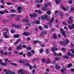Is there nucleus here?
<instances>
[{"label": "nucleus", "mask_w": 74, "mask_h": 74, "mask_svg": "<svg viewBox=\"0 0 74 74\" xmlns=\"http://www.w3.org/2000/svg\"><path fill=\"white\" fill-rule=\"evenodd\" d=\"M60 31L62 32V34L63 36L64 37V38H66V36L65 32H64L63 31H64V29H63L62 28H61L60 29Z\"/></svg>", "instance_id": "obj_1"}, {"label": "nucleus", "mask_w": 74, "mask_h": 74, "mask_svg": "<svg viewBox=\"0 0 74 74\" xmlns=\"http://www.w3.org/2000/svg\"><path fill=\"white\" fill-rule=\"evenodd\" d=\"M41 18L42 19H46V20H47L48 19V16L47 15H45V16H44L43 15L41 16Z\"/></svg>", "instance_id": "obj_2"}, {"label": "nucleus", "mask_w": 74, "mask_h": 74, "mask_svg": "<svg viewBox=\"0 0 74 74\" xmlns=\"http://www.w3.org/2000/svg\"><path fill=\"white\" fill-rule=\"evenodd\" d=\"M24 65L25 66H29L30 64L28 62L27 60L24 61Z\"/></svg>", "instance_id": "obj_3"}, {"label": "nucleus", "mask_w": 74, "mask_h": 74, "mask_svg": "<svg viewBox=\"0 0 74 74\" xmlns=\"http://www.w3.org/2000/svg\"><path fill=\"white\" fill-rule=\"evenodd\" d=\"M69 42V40L68 39H66L64 41V45H66L67 44H68Z\"/></svg>", "instance_id": "obj_4"}, {"label": "nucleus", "mask_w": 74, "mask_h": 74, "mask_svg": "<svg viewBox=\"0 0 74 74\" xmlns=\"http://www.w3.org/2000/svg\"><path fill=\"white\" fill-rule=\"evenodd\" d=\"M2 62H3V60H0V63L2 65V66H7V64L4 63Z\"/></svg>", "instance_id": "obj_5"}, {"label": "nucleus", "mask_w": 74, "mask_h": 74, "mask_svg": "<svg viewBox=\"0 0 74 74\" xmlns=\"http://www.w3.org/2000/svg\"><path fill=\"white\" fill-rule=\"evenodd\" d=\"M17 10H18V13H21L22 12L21 11L22 10V7L21 6H19L17 7Z\"/></svg>", "instance_id": "obj_6"}, {"label": "nucleus", "mask_w": 74, "mask_h": 74, "mask_svg": "<svg viewBox=\"0 0 74 74\" xmlns=\"http://www.w3.org/2000/svg\"><path fill=\"white\" fill-rule=\"evenodd\" d=\"M13 26L16 27V28H21V25H15L14 24L13 25Z\"/></svg>", "instance_id": "obj_7"}, {"label": "nucleus", "mask_w": 74, "mask_h": 74, "mask_svg": "<svg viewBox=\"0 0 74 74\" xmlns=\"http://www.w3.org/2000/svg\"><path fill=\"white\" fill-rule=\"evenodd\" d=\"M64 71H66V67H64L62 69L60 70V71L62 73H63Z\"/></svg>", "instance_id": "obj_8"}, {"label": "nucleus", "mask_w": 74, "mask_h": 74, "mask_svg": "<svg viewBox=\"0 0 74 74\" xmlns=\"http://www.w3.org/2000/svg\"><path fill=\"white\" fill-rule=\"evenodd\" d=\"M22 21H23V22H27V23H28V22H29L28 19L26 18L23 19H22Z\"/></svg>", "instance_id": "obj_9"}, {"label": "nucleus", "mask_w": 74, "mask_h": 74, "mask_svg": "<svg viewBox=\"0 0 74 74\" xmlns=\"http://www.w3.org/2000/svg\"><path fill=\"white\" fill-rule=\"evenodd\" d=\"M7 22H8V20H3L2 21V23H7Z\"/></svg>", "instance_id": "obj_10"}, {"label": "nucleus", "mask_w": 74, "mask_h": 74, "mask_svg": "<svg viewBox=\"0 0 74 74\" xmlns=\"http://www.w3.org/2000/svg\"><path fill=\"white\" fill-rule=\"evenodd\" d=\"M23 35H25V36H29L30 35V33L28 32H24V33L22 34Z\"/></svg>", "instance_id": "obj_11"}, {"label": "nucleus", "mask_w": 74, "mask_h": 74, "mask_svg": "<svg viewBox=\"0 0 74 74\" xmlns=\"http://www.w3.org/2000/svg\"><path fill=\"white\" fill-rule=\"evenodd\" d=\"M36 23L37 24H38V25L40 24V22L39 21H37V20H36L34 22H32V23Z\"/></svg>", "instance_id": "obj_12"}, {"label": "nucleus", "mask_w": 74, "mask_h": 74, "mask_svg": "<svg viewBox=\"0 0 74 74\" xmlns=\"http://www.w3.org/2000/svg\"><path fill=\"white\" fill-rule=\"evenodd\" d=\"M35 12L37 13H39L40 14H41L42 13V12L40 10H36L35 11Z\"/></svg>", "instance_id": "obj_13"}, {"label": "nucleus", "mask_w": 74, "mask_h": 74, "mask_svg": "<svg viewBox=\"0 0 74 74\" xmlns=\"http://www.w3.org/2000/svg\"><path fill=\"white\" fill-rule=\"evenodd\" d=\"M19 35H18L16 34L14 35V37L15 38H19Z\"/></svg>", "instance_id": "obj_14"}, {"label": "nucleus", "mask_w": 74, "mask_h": 74, "mask_svg": "<svg viewBox=\"0 0 74 74\" xmlns=\"http://www.w3.org/2000/svg\"><path fill=\"white\" fill-rule=\"evenodd\" d=\"M60 68V66H58V64H56L55 66V69H59Z\"/></svg>", "instance_id": "obj_15"}, {"label": "nucleus", "mask_w": 74, "mask_h": 74, "mask_svg": "<svg viewBox=\"0 0 74 74\" xmlns=\"http://www.w3.org/2000/svg\"><path fill=\"white\" fill-rule=\"evenodd\" d=\"M23 71V70H22V69H21L20 70L18 71L17 72V73H18V74H20V73H22Z\"/></svg>", "instance_id": "obj_16"}, {"label": "nucleus", "mask_w": 74, "mask_h": 74, "mask_svg": "<svg viewBox=\"0 0 74 74\" xmlns=\"http://www.w3.org/2000/svg\"><path fill=\"white\" fill-rule=\"evenodd\" d=\"M54 17H52L51 19L50 20V23H52V22H53V21H54Z\"/></svg>", "instance_id": "obj_17"}, {"label": "nucleus", "mask_w": 74, "mask_h": 74, "mask_svg": "<svg viewBox=\"0 0 74 74\" xmlns=\"http://www.w3.org/2000/svg\"><path fill=\"white\" fill-rule=\"evenodd\" d=\"M9 62V63H10L11 64V65H12V66H17V64H16V63H11V62Z\"/></svg>", "instance_id": "obj_18"}, {"label": "nucleus", "mask_w": 74, "mask_h": 74, "mask_svg": "<svg viewBox=\"0 0 74 74\" xmlns=\"http://www.w3.org/2000/svg\"><path fill=\"white\" fill-rule=\"evenodd\" d=\"M47 33L48 32H47L46 31L42 32H41V33L42 34H47Z\"/></svg>", "instance_id": "obj_19"}, {"label": "nucleus", "mask_w": 74, "mask_h": 74, "mask_svg": "<svg viewBox=\"0 0 74 74\" xmlns=\"http://www.w3.org/2000/svg\"><path fill=\"white\" fill-rule=\"evenodd\" d=\"M26 54L27 56H32V53H30V52H28Z\"/></svg>", "instance_id": "obj_20"}, {"label": "nucleus", "mask_w": 74, "mask_h": 74, "mask_svg": "<svg viewBox=\"0 0 74 74\" xmlns=\"http://www.w3.org/2000/svg\"><path fill=\"white\" fill-rule=\"evenodd\" d=\"M42 11H47V8H45L44 7H43L42 8Z\"/></svg>", "instance_id": "obj_21"}, {"label": "nucleus", "mask_w": 74, "mask_h": 74, "mask_svg": "<svg viewBox=\"0 0 74 74\" xmlns=\"http://www.w3.org/2000/svg\"><path fill=\"white\" fill-rule=\"evenodd\" d=\"M67 22L68 23L71 24L73 23V21L72 20H69Z\"/></svg>", "instance_id": "obj_22"}, {"label": "nucleus", "mask_w": 74, "mask_h": 74, "mask_svg": "<svg viewBox=\"0 0 74 74\" xmlns=\"http://www.w3.org/2000/svg\"><path fill=\"white\" fill-rule=\"evenodd\" d=\"M72 64L71 63H70L69 64H68V65L66 66V67H69V68H70V67H71V66H72Z\"/></svg>", "instance_id": "obj_23"}, {"label": "nucleus", "mask_w": 74, "mask_h": 74, "mask_svg": "<svg viewBox=\"0 0 74 74\" xmlns=\"http://www.w3.org/2000/svg\"><path fill=\"white\" fill-rule=\"evenodd\" d=\"M16 48L18 50H21V49H22V47L21 46H18L16 47Z\"/></svg>", "instance_id": "obj_24"}, {"label": "nucleus", "mask_w": 74, "mask_h": 74, "mask_svg": "<svg viewBox=\"0 0 74 74\" xmlns=\"http://www.w3.org/2000/svg\"><path fill=\"white\" fill-rule=\"evenodd\" d=\"M55 1L56 2V4H58L59 3H60V1L59 0H55Z\"/></svg>", "instance_id": "obj_25"}, {"label": "nucleus", "mask_w": 74, "mask_h": 74, "mask_svg": "<svg viewBox=\"0 0 74 74\" xmlns=\"http://www.w3.org/2000/svg\"><path fill=\"white\" fill-rule=\"evenodd\" d=\"M10 11L12 12H14V13L16 12V10L14 9H12L10 10Z\"/></svg>", "instance_id": "obj_26"}, {"label": "nucleus", "mask_w": 74, "mask_h": 74, "mask_svg": "<svg viewBox=\"0 0 74 74\" xmlns=\"http://www.w3.org/2000/svg\"><path fill=\"white\" fill-rule=\"evenodd\" d=\"M53 38L54 39L57 38V36H56V35L55 33H54L53 34Z\"/></svg>", "instance_id": "obj_27"}, {"label": "nucleus", "mask_w": 74, "mask_h": 74, "mask_svg": "<svg viewBox=\"0 0 74 74\" xmlns=\"http://www.w3.org/2000/svg\"><path fill=\"white\" fill-rule=\"evenodd\" d=\"M37 16V14H36V13H33V17H34V18H35V17H36Z\"/></svg>", "instance_id": "obj_28"}, {"label": "nucleus", "mask_w": 74, "mask_h": 74, "mask_svg": "<svg viewBox=\"0 0 74 74\" xmlns=\"http://www.w3.org/2000/svg\"><path fill=\"white\" fill-rule=\"evenodd\" d=\"M63 58H64V59H69V56H63Z\"/></svg>", "instance_id": "obj_29"}, {"label": "nucleus", "mask_w": 74, "mask_h": 74, "mask_svg": "<svg viewBox=\"0 0 74 74\" xmlns=\"http://www.w3.org/2000/svg\"><path fill=\"white\" fill-rule=\"evenodd\" d=\"M4 60H5V63H7V62H9V60H8V58H5L4 59Z\"/></svg>", "instance_id": "obj_30"}, {"label": "nucleus", "mask_w": 74, "mask_h": 74, "mask_svg": "<svg viewBox=\"0 0 74 74\" xmlns=\"http://www.w3.org/2000/svg\"><path fill=\"white\" fill-rule=\"evenodd\" d=\"M47 13L48 15H50L51 14V12L50 11H47Z\"/></svg>", "instance_id": "obj_31"}, {"label": "nucleus", "mask_w": 74, "mask_h": 74, "mask_svg": "<svg viewBox=\"0 0 74 74\" xmlns=\"http://www.w3.org/2000/svg\"><path fill=\"white\" fill-rule=\"evenodd\" d=\"M10 16L11 18H14V17H15L16 16V14H11L10 15Z\"/></svg>", "instance_id": "obj_32"}, {"label": "nucleus", "mask_w": 74, "mask_h": 74, "mask_svg": "<svg viewBox=\"0 0 74 74\" xmlns=\"http://www.w3.org/2000/svg\"><path fill=\"white\" fill-rule=\"evenodd\" d=\"M55 59L56 60H60V59L58 57H56Z\"/></svg>", "instance_id": "obj_33"}, {"label": "nucleus", "mask_w": 74, "mask_h": 74, "mask_svg": "<svg viewBox=\"0 0 74 74\" xmlns=\"http://www.w3.org/2000/svg\"><path fill=\"white\" fill-rule=\"evenodd\" d=\"M50 62H51L50 61V59H49L47 60V61L46 63L47 64H49Z\"/></svg>", "instance_id": "obj_34"}, {"label": "nucleus", "mask_w": 74, "mask_h": 74, "mask_svg": "<svg viewBox=\"0 0 74 74\" xmlns=\"http://www.w3.org/2000/svg\"><path fill=\"white\" fill-rule=\"evenodd\" d=\"M26 49L27 50H31L32 48L30 47H26Z\"/></svg>", "instance_id": "obj_35"}, {"label": "nucleus", "mask_w": 74, "mask_h": 74, "mask_svg": "<svg viewBox=\"0 0 74 74\" xmlns=\"http://www.w3.org/2000/svg\"><path fill=\"white\" fill-rule=\"evenodd\" d=\"M59 44L60 45H63V44H64V42H63V41H60V42Z\"/></svg>", "instance_id": "obj_36"}, {"label": "nucleus", "mask_w": 74, "mask_h": 74, "mask_svg": "<svg viewBox=\"0 0 74 74\" xmlns=\"http://www.w3.org/2000/svg\"><path fill=\"white\" fill-rule=\"evenodd\" d=\"M4 13H6V14H7V13H8V10H4Z\"/></svg>", "instance_id": "obj_37"}, {"label": "nucleus", "mask_w": 74, "mask_h": 74, "mask_svg": "<svg viewBox=\"0 0 74 74\" xmlns=\"http://www.w3.org/2000/svg\"><path fill=\"white\" fill-rule=\"evenodd\" d=\"M68 28L69 29H72V28H73V27L72 26L70 25H69L68 26Z\"/></svg>", "instance_id": "obj_38"}, {"label": "nucleus", "mask_w": 74, "mask_h": 74, "mask_svg": "<svg viewBox=\"0 0 74 74\" xmlns=\"http://www.w3.org/2000/svg\"><path fill=\"white\" fill-rule=\"evenodd\" d=\"M19 16H17V17H16V21H19Z\"/></svg>", "instance_id": "obj_39"}, {"label": "nucleus", "mask_w": 74, "mask_h": 74, "mask_svg": "<svg viewBox=\"0 0 74 74\" xmlns=\"http://www.w3.org/2000/svg\"><path fill=\"white\" fill-rule=\"evenodd\" d=\"M61 50L62 51H64V52H65V51H66V49H65V48H62L61 49Z\"/></svg>", "instance_id": "obj_40"}, {"label": "nucleus", "mask_w": 74, "mask_h": 74, "mask_svg": "<svg viewBox=\"0 0 74 74\" xmlns=\"http://www.w3.org/2000/svg\"><path fill=\"white\" fill-rule=\"evenodd\" d=\"M1 1L2 4L3 5H5V4H4V0H1Z\"/></svg>", "instance_id": "obj_41"}, {"label": "nucleus", "mask_w": 74, "mask_h": 74, "mask_svg": "<svg viewBox=\"0 0 74 74\" xmlns=\"http://www.w3.org/2000/svg\"><path fill=\"white\" fill-rule=\"evenodd\" d=\"M19 62L20 63H24V61H23L22 60H19Z\"/></svg>", "instance_id": "obj_42"}, {"label": "nucleus", "mask_w": 74, "mask_h": 74, "mask_svg": "<svg viewBox=\"0 0 74 74\" xmlns=\"http://www.w3.org/2000/svg\"><path fill=\"white\" fill-rule=\"evenodd\" d=\"M42 61L43 63H45L46 62V60L45 59H42Z\"/></svg>", "instance_id": "obj_43"}, {"label": "nucleus", "mask_w": 74, "mask_h": 74, "mask_svg": "<svg viewBox=\"0 0 74 74\" xmlns=\"http://www.w3.org/2000/svg\"><path fill=\"white\" fill-rule=\"evenodd\" d=\"M55 47H53V48H52L51 49V51L53 52L54 51H55Z\"/></svg>", "instance_id": "obj_44"}, {"label": "nucleus", "mask_w": 74, "mask_h": 74, "mask_svg": "<svg viewBox=\"0 0 74 74\" xmlns=\"http://www.w3.org/2000/svg\"><path fill=\"white\" fill-rule=\"evenodd\" d=\"M4 37H5V38H8V37H10V36H9L8 35H6L4 36Z\"/></svg>", "instance_id": "obj_45"}, {"label": "nucleus", "mask_w": 74, "mask_h": 74, "mask_svg": "<svg viewBox=\"0 0 74 74\" xmlns=\"http://www.w3.org/2000/svg\"><path fill=\"white\" fill-rule=\"evenodd\" d=\"M11 32L12 33H15V31L13 29H11Z\"/></svg>", "instance_id": "obj_46"}, {"label": "nucleus", "mask_w": 74, "mask_h": 74, "mask_svg": "<svg viewBox=\"0 0 74 74\" xmlns=\"http://www.w3.org/2000/svg\"><path fill=\"white\" fill-rule=\"evenodd\" d=\"M62 53H58L57 54V56H62Z\"/></svg>", "instance_id": "obj_47"}, {"label": "nucleus", "mask_w": 74, "mask_h": 74, "mask_svg": "<svg viewBox=\"0 0 74 74\" xmlns=\"http://www.w3.org/2000/svg\"><path fill=\"white\" fill-rule=\"evenodd\" d=\"M33 42L34 44H36V43H37V42H38V41L37 40H34L33 41Z\"/></svg>", "instance_id": "obj_48"}, {"label": "nucleus", "mask_w": 74, "mask_h": 74, "mask_svg": "<svg viewBox=\"0 0 74 74\" xmlns=\"http://www.w3.org/2000/svg\"><path fill=\"white\" fill-rule=\"evenodd\" d=\"M46 71L47 72V73H49V69H46Z\"/></svg>", "instance_id": "obj_49"}, {"label": "nucleus", "mask_w": 74, "mask_h": 74, "mask_svg": "<svg viewBox=\"0 0 74 74\" xmlns=\"http://www.w3.org/2000/svg\"><path fill=\"white\" fill-rule=\"evenodd\" d=\"M62 24L63 25H65V26H67V24H66L65 22L63 21L62 22Z\"/></svg>", "instance_id": "obj_50"}, {"label": "nucleus", "mask_w": 74, "mask_h": 74, "mask_svg": "<svg viewBox=\"0 0 74 74\" xmlns=\"http://www.w3.org/2000/svg\"><path fill=\"white\" fill-rule=\"evenodd\" d=\"M3 36H6L7 34V32H4L3 33Z\"/></svg>", "instance_id": "obj_51"}, {"label": "nucleus", "mask_w": 74, "mask_h": 74, "mask_svg": "<svg viewBox=\"0 0 74 74\" xmlns=\"http://www.w3.org/2000/svg\"><path fill=\"white\" fill-rule=\"evenodd\" d=\"M39 52H40V53H42V52H43V50H42V49H41L40 50Z\"/></svg>", "instance_id": "obj_52"}, {"label": "nucleus", "mask_w": 74, "mask_h": 74, "mask_svg": "<svg viewBox=\"0 0 74 74\" xmlns=\"http://www.w3.org/2000/svg\"><path fill=\"white\" fill-rule=\"evenodd\" d=\"M29 67L30 70H32V68H33V67L30 65H29Z\"/></svg>", "instance_id": "obj_53"}, {"label": "nucleus", "mask_w": 74, "mask_h": 74, "mask_svg": "<svg viewBox=\"0 0 74 74\" xmlns=\"http://www.w3.org/2000/svg\"><path fill=\"white\" fill-rule=\"evenodd\" d=\"M62 10H64V11H67V10H66V8L64 7H62Z\"/></svg>", "instance_id": "obj_54"}, {"label": "nucleus", "mask_w": 74, "mask_h": 74, "mask_svg": "<svg viewBox=\"0 0 74 74\" xmlns=\"http://www.w3.org/2000/svg\"><path fill=\"white\" fill-rule=\"evenodd\" d=\"M23 48H26V47H27V46L25 45H23L22 46Z\"/></svg>", "instance_id": "obj_55"}, {"label": "nucleus", "mask_w": 74, "mask_h": 74, "mask_svg": "<svg viewBox=\"0 0 74 74\" xmlns=\"http://www.w3.org/2000/svg\"><path fill=\"white\" fill-rule=\"evenodd\" d=\"M46 53H47V54H49V50H48V49H46Z\"/></svg>", "instance_id": "obj_56"}, {"label": "nucleus", "mask_w": 74, "mask_h": 74, "mask_svg": "<svg viewBox=\"0 0 74 74\" xmlns=\"http://www.w3.org/2000/svg\"><path fill=\"white\" fill-rule=\"evenodd\" d=\"M11 73V71H8V72H7L5 74H10Z\"/></svg>", "instance_id": "obj_57"}, {"label": "nucleus", "mask_w": 74, "mask_h": 74, "mask_svg": "<svg viewBox=\"0 0 74 74\" xmlns=\"http://www.w3.org/2000/svg\"><path fill=\"white\" fill-rule=\"evenodd\" d=\"M41 7V5L40 4H38L37 5V8H40Z\"/></svg>", "instance_id": "obj_58"}, {"label": "nucleus", "mask_w": 74, "mask_h": 74, "mask_svg": "<svg viewBox=\"0 0 74 74\" xmlns=\"http://www.w3.org/2000/svg\"><path fill=\"white\" fill-rule=\"evenodd\" d=\"M23 54V52H21L20 53H19V55H22Z\"/></svg>", "instance_id": "obj_59"}, {"label": "nucleus", "mask_w": 74, "mask_h": 74, "mask_svg": "<svg viewBox=\"0 0 74 74\" xmlns=\"http://www.w3.org/2000/svg\"><path fill=\"white\" fill-rule=\"evenodd\" d=\"M39 29L40 30H42V27L41 26H40L39 27Z\"/></svg>", "instance_id": "obj_60"}, {"label": "nucleus", "mask_w": 74, "mask_h": 74, "mask_svg": "<svg viewBox=\"0 0 74 74\" xmlns=\"http://www.w3.org/2000/svg\"><path fill=\"white\" fill-rule=\"evenodd\" d=\"M71 11H74V8L73 7H71Z\"/></svg>", "instance_id": "obj_61"}, {"label": "nucleus", "mask_w": 74, "mask_h": 74, "mask_svg": "<svg viewBox=\"0 0 74 74\" xmlns=\"http://www.w3.org/2000/svg\"><path fill=\"white\" fill-rule=\"evenodd\" d=\"M21 41V39H18L17 40V41L18 43L19 42H20Z\"/></svg>", "instance_id": "obj_62"}, {"label": "nucleus", "mask_w": 74, "mask_h": 74, "mask_svg": "<svg viewBox=\"0 0 74 74\" xmlns=\"http://www.w3.org/2000/svg\"><path fill=\"white\" fill-rule=\"evenodd\" d=\"M0 6L1 8H4L5 7V6L3 5H1Z\"/></svg>", "instance_id": "obj_63"}, {"label": "nucleus", "mask_w": 74, "mask_h": 74, "mask_svg": "<svg viewBox=\"0 0 74 74\" xmlns=\"http://www.w3.org/2000/svg\"><path fill=\"white\" fill-rule=\"evenodd\" d=\"M71 71L72 72V73H73L74 72V69L73 68H72L71 69Z\"/></svg>", "instance_id": "obj_64"}]
</instances>
